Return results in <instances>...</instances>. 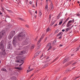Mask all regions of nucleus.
<instances>
[{"label":"nucleus","instance_id":"1","mask_svg":"<svg viewBox=\"0 0 80 80\" xmlns=\"http://www.w3.org/2000/svg\"><path fill=\"white\" fill-rule=\"evenodd\" d=\"M25 38V34L23 32H21L18 34L17 36H16L14 37L12 41V43L14 45V47H16V42L17 41V39L18 40H22V39Z\"/></svg>","mask_w":80,"mask_h":80},{"label":"nucleus","instance_id":"2","mask_svg":"<svg viewBox=\"0 0 80 80\" xmlns=\"http://www.w3.org/2000/svg\"><path fill=\"white\" fill-rule=\"evenodd\" d=\"M30 40L28 38H26L25 40L24 41H23L22 43V45H25L27 44H28L30 43Z\"/></svg>","mask_w":80,"mask_h":80},{"label":"nucleus","instance_id":"3","mask_svg":"<svg viewBox=\"0 0 80 80\" xmlns=\"http://www.w3.org/2000/svg\"><path fill=\"white\" fill-rule=\"evenodd\" d=\"M15 31H12L10 33L9 35L8 36V38L10 40L12 39L14 35H15Z\"/></svg>","mask_w":80,"mask_h":80},{"label":"nucleus","instance_id":"4","mask_svg":"<svg viewBox=\"0 0 80 80\" xmlns=\"http://www.w3.org/2000/svg\"><path fill=\"white\" fill-rule=\"evenodd\" d=\"M49 48L48 49V51H49V50H50L52 49V46H51V43H48L47 45V46H46V48Z\"/></svg>","mask_w":80,"mask_h":80},{"label":"nucleus","instance_id":"5","mask_svg":"<svg viewBox=\"0 0 80 80\" xmlns=\"http://www.w3.org/2000/svg\"><path fill=\"white\" fill-rule=\"evenodd\" d=\"M5 33V31H1L0 32V38H2L3 36V35Z\"/></svg>","mask_w":80,"mask_h":80},{"label":"nucleus","instance_id":"6","mask_svg":"<svg viewBox=\"0 0 80 80\" xmlns=\"http://www.w3.org/2000/svg\"><path fill=\"white\" fill-rule=\"evenodd\" d=\"M69 19H70V17H68L66 19V20L63 23L62 25V27H63V26L64 25V24L65 23H66V22H67V21H68Z\"/></svg>","mask_w":80,"mask_h":80},{"label":"nucleus","instance_id":"7","mask_svg":"<svg viewBox=\"0 0 80 80\" xmlns=\"http://www.w3.org/2000/svg\"><path fill=\"white\" fill-rule=\"evenodd\" d=\"M2 53L3 55H5L6 53L5 52V49H2Z\"/></svg>","mask_w":80,"mask_h":80},{"label":"nucleus","instance_id":"8","mask_svg":"<svg viewBox=\"0 0 80 80\" xmlns=\"http://www.w3.org/2000/svg\"><path fill=\"white\" fill-rule=\"evenodd\" d=\"M44 10L45 11H47V12L48 10H49V9H48V4L47 3V4H46Z\"/></svg>","mask_w":80,"mask_h":80},{"label":"nucleus","instance_id":"9","mask_svg":"<svg viewBox=\"0 0 80 80\" xmlns=\"http://www.w3.org/2000/svg\"><path fill=\"white\" fill-rule=\"evenodd\" d=\"M2 48V50L4 49V46L2 44H1L0 45V49Z\"/></svg>","mask_w":80,"mask_h":80},{"label":"nucleus","instance_id":"10","mask_svg":"<svg viewBox=\"0 0 80 80\" xmlns=\"http://www.w3.org/2000/svg\"><path fill=\"white\" fill-rule=\"evenodd\" d=\"M51 8L50 9L51 10H53V9L54 8V7H53V3H51Z\"/></svg>","mask_w":80,"mask_h":80},{"label":"nucleus","instance_id":"11","mask_svg":"<svg viewBox=\"0 0 80 80\" xmlns=\"http://www.w3.org/2000/svg\"><path fill=\"white\" fill-rule=\"evenodd\" d=\"M72 27H70L69 28H66V32H68V30H70L71 29H72Z\"/></svg>","mask_w":80,"mask_h":80},{"label":"nucleus","instance_id":"12","mask_svg":"<svg viewBox=\"0 0 80 80\" xmlns=\"http://www.w3.org/2000/svg\"><path fill=\"white\" fill-rule=\"evenodd\" d=\"M21 58V57L20 56H18L16 57V58L18 60H20V58Z\"/></svg>","mask_w":80,"mask_h":80},{"label":"nucleus","instance_id":"13","mask_svg":"<svg viewBox=\"0 0 80 80\" xmlns=\"http://www.w3.org/2000/svg\"><path fill=\"white\" fill-rule=\"evenodd\" d=\"M38 55H39V52H37L36 54H35L34 55V57L35 58L37 57L38 56Z\"/></svg>","mask_w":80,"mask_h":80},{"label":"nucleus","instance_id":"14","mask_svg":"<svg viewBox=\"0 0 80 80\" xmlns=\"http://www.w3.org/2000/svg\"><path fill=\"white\" fill-rule=\"evenodd\" d=\"M1 70L2 71H4V72H7V69L4 68H2L1 69Z\"/></svg>","mask_w":80,"mask_h":80},{"label":"nucleus","instance_id":"15","mask_svg":"<svg viewBox=\"0 0 80 80\" xmlns=\"http://www.w3.org/2000/svg\"><path fill=\"white\" fill-rule=\"evenodd\" d=\"M11 80H15V79H16V78H15V76H13L11 78Z\"/></svg>","mask_w":80,"mask_h":80},{"label":"nucleus","instance_id":"16","mask_svg":"<svg viewBox=\"0 0 80 80\" xmlns=\"http://www.w3.org/2000/svg\"><path fill=\"white\" fill-rule=\"evenodd\" d=\"M19 19L20 20H21V21H23V22H26V20H25L24 19L22 18H19Z\"/></svg>","mask_w":80,"mask_h":80},{"label":"nucleus","instance_id":"17","mask_svg":"<svg viewBox=\"0 0 80 80\" xmlns=\"http://www.w3.org/2000/svg\"><path fill=\"white\" fill-rule=\"evenodd\" d=\"M45 36V34L43 33L42 34V35L41 36V37L40 38V40H42V39L44 37V36Z\"/></svg>","mask_w":80,"mask_h":80},{"label":"nucleus","instance_id":"18","mask_svg":"<svg viewBox=\"0 0 80 80\" xmlns=\"http://www.w3.org/2000/svg\"><path fill=\"white\" fill-rule=\"evenodd\" d=\"M40 48V45L39 44L38 45V47L37 48V50H38Z\"/></svg>","mask_w":80,"mask_h":80},{"label":"nucleus","instance_id":"19","mask_svg":"<svg viewBox=\"0 0 80 80\" xmlns=\"http://www.w3.org/2000/svg\"><path fill=\"white\" fill-rule=\"evenodd\" d=\"M55 23V21H54L52 22V23L50 24L51 26H52V25H53Z\"/></svg>","mask_w":80,"mask_h":80},{"label":"nucleus","instance_id":"20","mask_svg":"<svg viewBox=\"0 0 80 80\" xmlns=\"http://www.w3.org/2000/svg\"><path fill=\"white\" fill-rule=\"evenodd\" d=\"M67 27H70V24H69V23H68L67 25Z\"/></svg>","mask_w":80,"mask_h":80},{"label":"nucleus","instance_id":"21","mask_svg":"<svg viewBox=\"0 0 80 80\" xmlns=\"http://www.w3.org/2000/svg\"><path fill=\"white\" fill-rule=\"evenodd\" d=\"M68 59H66L63 62V63H65L66 62H68Z\"/></svg>","mask_w":80,"mask_h":80},{"label":"nucleus","instance_id":"22","mask_svg":"<svg viewBox=\"0 0 80 80\" xmlns=\"http://www.w3.org/2000/svg\"><path fill=\"white\" fill-rule=\"evenodd\" d=\"M34 47H35V45H33L31 46V48L32 49L34 48Z\"/></svg>","mask_w":80,"mask_h":80},{"label":"nucleus","instance_id":"23","mask_svg":"<svg viewBox=\"0 0 80 80\" xmlns=\"http://www.w3.org/2000/svg\"><path fill=\"white\" fill-rule=\"evenodd\" d=\"M40 42H41V39H40L39 40V41H38V43H37V45L39 44L40 43Z\"/></svg>","mask_w":80,"mask_h":80},{"label":"nucleus","instance_id":"24","mask_svg":"<svg viewBox=\"0 0 80 80\" xmlns=\"http://www.w3.org/2000/svg\"><path fill=\"white\" fill-rule=\"evenodd\" d=\"M41 15H42V12H40L39 13V17H41Z\"/></svg>","mask_w":80,"mask_h":80},{"label":"nucleus","instance_id":"25","mask_svg":"<svg viewBox=\"0 0 80 80\" xmlns=\"http://www.w3.org/2000/svg\"><path fill=\"white\" fill-rule=\"evenodd\" d=\"M62 34V32H60L57 35V36L58 37V36H59V35H60Z\"/></svg>","mask_w":80,"mask_h":80},{"label":"nucleus","instance_id":"26","mask_svg":"<svg viewBox=\"0 0 80 80\" xmlns=\"http://www.w3.org/2000/svg\"><path fill=\"white\" fill-rule=\"evenodd\" d=\"M15 69H17L18 70H20V68L17 67L15 68Z\"/></svg>","mask_w":80,"mask_h":80},{"label":"nucleus","instance_id":"27","mask_svg":"<svg viewBox=\"0 0 80 80\" xmlns=\"http://www.w3.org/2000/svg\"><path fill=\"white\" fill-rule=\"evenodd\" d=\"M77 62H74L72 64V65H76V64H77Z\"/></svg>","mask_w":80,"mask_h":80},{"label":"nucleus","instance_id":"28","mask_svg":"<svg viewBox=\"0 0 80 80\" xmlns=\"http://www.w3.org/2000/svg\"><path fill=\"white\" fill-rule=\"evenodd\" d=\"M23 54V51H21V53L20 54V55H22Z\"/></svg>","mask_w":80,"mask_h":80},{"label":"nucleus","instance_id":"29","mask_svg":"<svg viewBox=\"0 0 80 80\" xmlns=\"http://www.w3.org/2000/svg\"><path fill=\"white\" fill-rule=\"evenodd\" d=\"M7 11H8V12H9V13H12L13 12H12V11L11 10H7Z\"/></svg>","mask_w":80,"mask_h":80},{"label":"nucleus","instance_id":"30","mask_svg":"<svg viewBox=\"0 0 80 80\" xmlns=\"http://www.w3.org/2000/svg\"><path fill=\"white\" fill-rule=\"evenodd\" d=\"M57 42V40H55L52 43L53 44H54V43H55Z\"/></svg>","mask_w":80,"mask_h":80},{"label":"nucleus","instance_id":"31","mask_svg":"<svg viewBox=\"0 0 80 80\" xmlns=\"http://www.w3.org/2000/svg\"><path fill=\"white\" fill-rule=\"evenodd\" d=\"M25 27H27V28H30V27H29V26L28 25H25Z\"/></svg>","mask_w":80,"mask_h":80},{"label":"nucleus","instance_id":"32","mask_svg":"<svg viewBox=\"0 0 80 80\" xmlns=\"http://www.w3.org/2000/svg\"><path fill=\"white\" fill-rule=\"evenodd\" d=\"M72 70H67L66 71V72L67 73H68V72H70V71H71Z\"/></svg>","mask_w":80,"mask_h":80},{"label":"nucleus","instance_id":"33","mask_svg":"<svg viewBox=\"0 0 80 80\" xmlns=\"http://www.w3.org/2000/svg\"><path fill=\"white\" fill-rule=\"evenodd\" d=\"M63 22L62 21H61L60 22H59V25H62V22Z\"/></svg>","mask_w":80,"mask_h":80},{"label":"nucleus","instance_id":"34","mask_svg":"<svg viewBox=\"0 0 80 80\" xmlns=\"http://www.w3.org/2000/svg\"><path fill=\"white\" fill-rule=\"evenodd\" d=\"M49 31H50V28H47V32H49Z\"/></svg>","mask_w":80,"mask_h":80},{"label":"nucleus","instance_id":"35","mask_svg":"<svg viewBox=\"0 0 80 80\" xmlns=\"http://www.w3.org/2000/svg\"><path fill=\"white\" fill-rule=\"evenodd\" d=\"M15 62H16V63H19V62L20 61L19 60H15Z\"/></svg>","mask_w":80,"mask_h":80},{"label":"nucleus","instance_id":"36","mask_svg":"<svg viewBox=\"0 0 80 80\" xmlns=\"http://www.w3.org/2000/svg\"><path fill=\"white\" fill-rule=\"evenodd\" d=\"M10 45H9L8 46V49H10Z\"/></svg>","mask_w":80,"mask_h":80},{"label":"nucleus","instance_id":"37","mask_svg":"<svg viewBox=\"0 0 80 80\" xmlns=\"http://www.w3.org/2000/svg\"><path fill=\"white\" fill-rule=\"evenodd\" d=\"M78 78H80V76H79L78 77H76L75 79H74L75 80H77V79Z\"/></svg>","mask_w":80,"mask_h":80},{"label":"nucleus","instance_id":"38","mask_svg":"<svg viewBox=\"0 0 80 80\" xmlns=\"http://www.w3.org/2000/svg\"><path fill=\"white\" fill-rule=\"evenodd\" d=\"M72 22V20H70L68 21V23H69V24Z\"/></svg>","mask_w":80,"mask_h":80},{"label":"nucleus","instance_id":"39","mask_svg":"<svg viewBox=\"0 0 80 80\" xmlns=\"http://www.w3.org/2000/svg\"><path fill=\"white\" fill-rule=\"evenodd\" d=\"M60 16V13L58 14V16L57 17V18L58 19L59 18H60V16Z\"/></svg>","mask_w":80,"mask_h":80},{"label":"nucleus","instance_id":"40","mask_svg":"<svg viewBox=\"0 0 80 80\" xmlns=\"http://www.w3.org/2000/svg\"><path fill=\"white\" fill-rule=\"evenodd\" d=\"M31 72V71H30V70H27V72L28 73V72Z\"/></svg>","mask_w":80,"mask_h":80},{"label":"nucleus","instance_id":"41","mask_svg":"<svg viewBox=\"0 0 80 80\" xmlns=\"http://www.w3.org/2000/svg\"><path fill=\"white\" fill-rule=\"evenodd\" d=\"M58 59V57H57L55 58L54 60L53 61V62H54V61H55V60H57Z\"/></svg>","mask_w":80,"mask_h":80},{"label":"nucleus","instance_id":"42","mask_svg":"<svg viewBox=\"0 0 80 80\" xmlns=\"http://www.w3.org/2000/svg\"><path fill=\"white\" fill-rule=\"evenodd\" d=\"M55 32H56L57 33L58 32V29L56 30L55 31Z\"/></svg>","mask_w":80,"mask_h":80},{"label":"nucleus","instance_id":"43","mask_svg":"<svg viewBox=\"0 0 80 80\" xmlns=\"http://www.w3.org/2000/svg\"><path fill=\"white\" fill-rule=\"evenodd\" d=\"M77 16H80V14L78 13L76 14Z\"/></svg>","mask_w":80,"mask_h":80},{"label":"nucleus","instance_id":"44","mask_svg":"<svg viewBox=\"0 0 80 80\" xmlns=\"http://www.w3.org/2000/svg\"><path fill=\"white\" fill-rule=\"evenodd\" d=\"M29 3L30 5H32V1H30Z\"/></svg>","mask_w":80,"mask_h":80},{"label":"nucleus","instance_id":"45","mask_svg":"<svg viewBox=\"0 0 80 80\" xmlns=\"http://www.w3.org/2000/svg\"><path fill=\"white\" fill-rule=\"evenodd\" d=\"M62 37V35H60V37L59 38V39L61 38Z\"/></svg>","mask_w":80,"mask_h":80},{"label":"nucleus","instance_id":"46","mask_svg":"<svg viewBox=\"0 0 80 80\" xmlns=\"http://www.w3.org/2000/svg\"><path fill=\"white\" fill-rule=\"evenodd\" d=\"M66 79H67V78L65 77L63 78V80H65Z\"/></svg>","mask_w":80,"mask_h":80},{"label":"nucleus","instance_id":"47","mask_svg":"<svg viewBox=\"0 0 80 80\" xmlns=\"http://www.w3.org/2000/svg\"><path fill=\"white\" fill-rule=\"evenodd\" d=\"M50 0H46V3H47V2H48V1H50Z\"/></svg>","mask_w":80,"mask_h":80},{"label":"nucleus","instance_id":"48","mask_svg":"<svg viewBox=\"0 0 80 80\" xmlns=\"http://www.w3.org/2000/svg\"><path fill=\"white\" fill-rule=\"evenodd\" d=\"M28 70H30V67H29L28 68Z\"/></svg>","mask_w":80,"mask_h":80},{"label":"nucleus","instance_id":"49","mask_svg":"<svg viewBox=\"0 0 80 80\" xmlns=\"http://www.w3.org/2000/svg\"><path fill=\"white\" fill-rule=\"evenodd\" d=\"M57 25V24H56L55 25H54V26L55 27H56Z\"/></svg>","mask_w":80,"mask_h":80},{"label":"nucleus","instance_id":"50","mask_svg":"<svg viewBox=\"0 0 80 80\" xmlns=\"http://www.w3.org/2000/svg\"><path fill=\"white\" fill-rule=\"evenodd\" d=\"M23 63H22L20 65H19V67H21V66L22 65H23Z\"/></svg>","mask_w":80,"mask_h":80},{"label":"nucleus","instance_id":"51","mask_svg":"<svg viewBox=\"0 0 80 80\" xmlns=\"http://www.w3.org/2000/svg\"><path fill=\"white\" fill-rule=\"evenodd\" d=\"M59 46L60 47H62V46H63V45L60 44Z\"/></svg>","mask_w":80,"mask_h":80},{"label":"nucleus","instance_id":"52","mask_svg":"<svg viewBox=\"0 0 80 80\" xmlns=\"http://www.w3.org/2000/svg\"><path fill=\"white\" fill-rule=\"evenodd\" d=\"M32 7L35 8V6L33 5H32Z\"/></svg>","mask_w":80,"mask_h":80},{"label":"nucleus","instance_id":"53","mask_svg":"<svg viewBox=\"0 0 80 80\" xmlns=\"http://www.w3.org/2000/svg\"><path fill=\"white\" fill-rule=\"evenodd\" d=\"M2 14V13L0 11V15H1Z\"/></svg>","mask_w":80,"mask_h":80},{"label":"nucleus","instance_id":"54","mask_svg":"<svg viewBox=\"0 0 80 80\" xmlns=\"http://www.w3.org/2000/svg\"><path fill=\"white\" fill-rule=\"evenodd\" d=\"M65 31V29H62V32H64Z\"/></svg>","mask_w":80,"mask_h":80},{"label":"nucleus","instance_id":"55","mask_svg":"<svg viewBox=\"0 0 80 80\" xmlns=\"http://www.w3.org/2000/svg\"><path fill=\"white\" fill-rule=\"evenodd\" d=\"M47 40V38H45V40Z\"/></svg>","mask_w":80,"mask_h":80},{"label":"nucleus","instance_id":"56","mask_svg":"<svg viewBox=\"0 0 80 80\" xmlns=\"http://www.w3.org/2000/svg\"><path fill=\"white\" fill-rule=\"evenodd\" d=\"M33 70V69H31L30 70V71H32V70Z\"/></svg>","mask_w":80,"mask_h":80},{"label":"nucleus","instance_id":"57","mask_svg":"<svg viewBox=\"0 0 80 80\" xmlns=\"http://www.w3.org/2000/svg\"><path fill=\"white\" fill-rule=\"evenodd\" d=\"M36 6L37 7V1H36Z\"/></svg>","mask_w":80,"mask_h":80},{"label":"nucleus","instance_id":"58","mask_svg":"<svg viewBox=\"0 0 80 80\" xmlns=\"http://www.w3.org/2000/svg\"><path fill=\"white\" fill-rule=\"evenodd\" d=\"M74 68H75V67H74L73 68H72V70H73L74 69Z\"/></svg>","mask_w":80,"mask_h":80},{"label":"nucleus","instance_id":"59","mask_svg":"<svg viewBox=\"0 0 80 80\" xmlns=\"http://www.w3.org/2000/svg\"><path fill=\"white\" fill-rule=\"evenodd\" d=\"M43 54H42L41 56V57H43Z\"/></svg>","mask_w":80,"mask_h":80},{"label":"nucleus","instance_id":"60","mask_svg":"<svg viewBox=\"0 0 80 80\" xmlns=\"http://www.w3.org/2000/svg\"><path fill=\"white\" fill-rule=\"evenodd\" d=\"M35 13H37V11H36Z\"/></svg>","mask_w":80,"mask_h":80},{"label":"nucleus","instance_id":"61","mask_svg":"<svg viewBox=\"0 0 80 80\" xmlns=\"http://www.w3.org/2000/svg\"><path fill=\"white\" fill-rule=\"evenodd\" d=\"M33 75H34L33 74L31 76V77H32V76H33Z\"/></svg>","mask_w":80,"mask_h":80},{"label":"nucleus","instance_id":"62","mask_svg":"<svg viewBox=\"0 0 80 80\" xmlns=\"http://www.w3.org/2000/svg\"><path fill=\"white\" fill-rule=\"evenodd\" d=\"M36 17H37V16H36V15H35V18H36Z\"/></svg>","mask_w":80,"mask_h":80},{"label":"nucleus","instance_id":"63","mask_svg":"<svg viewBox=\"0 0 80 80\" xmlns=\"http://www.w3.org/2000/svg\"><path fill=\"white\" fill-rule=\"evenodd\" d=\"M48 58H49V57H47L46 59H48Z\"/></svg>","mask_w":80,"mask_h":80},{"label":"nucleus","instance_id":"64","mask_svg":"<svg viewBox=\"0 0 80 80\" xmlns=\"http://www.w3.org/2000/svg\"><path fill=\"white\" fill-rule=\"evenodd\" d=\"M78 3H80V2H79V1H78Z\"/></svg>","mask_w":80,"mask_h":80}]
</instances>
